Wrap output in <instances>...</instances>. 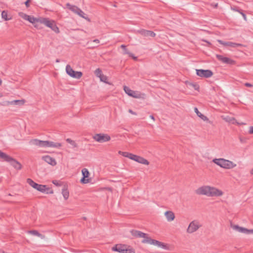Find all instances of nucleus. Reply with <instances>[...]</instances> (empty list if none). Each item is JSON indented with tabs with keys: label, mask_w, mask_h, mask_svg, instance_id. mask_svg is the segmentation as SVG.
I'll return each mask as SVG.
<instances>
[{
	"label": "nucleus",
	"mask_w": 253,
	"mask_h": 253,
	"mask_svg": "<svg viewBox=\"0 0 253 253\" xmlns=\"http://www.w3.org/2000/svg\"><path fill=\"white\" fill-rule=\"evenodd\" d=\"M24 19L29 21L32 23L34 26L38 28H42L41 25L44 24L47 27L50 28L55 33L58 34L60 33L59 29L57 26L55 22L53 20H49L47 18L43 17H23Z\"/></svg>",
	"instance_id": "nucleus-1"
},
{
	"label": "nucleus",
	"mask_w": 253,
	"mask_h": 253,
	"mask_svg": "<svg viewBox=\"0 0 253 253\" xmlns=\"http://www.w3.org/2000/svg\"><path fill=\"white\" fill-rule=\"evenodd\" d=\"M130 232L132 236H133L134 237L143 238V239L141 241L142 243L143 244L153 245L165 250L169 249L168 245L156 240L152 239L149 236L148 234L134 229L130 230Z\"/></svg>",
	"instance_id": "nucleus-2"
},
{
	"label": "nucleus",
	"mask_w": 253,
	"mask_h": 253,
	"mask_svg": "<svg viewBox=\"0 0 253 253\" xmlns=\"http://www.w3.org/2000/svg\"><path fill=\"white\" fill-rule=\"evenodd\" d=\"M198 195H206L208 197H220L223 194V192L215 187L210 186H203L196 190Z\"/></svg>",
	"instance_id": "nucleus-3"
},
{
	"label": "nucleus",
	"mask_w": 253,
	"mask_h": 253,
	"mask_svg": "<svg viewBox=\"0 0 253 253\" xmlns=\"http://www.w3.org/2000/svg\"><path fill=\"white\" fill-rule=\"evenodd\" d=\"M213 162L221 168L226 169H232L236 166V164L232 161L223 158L214 159L213 160Z\"/></svg>",
	"instance_id": "nucleus-4"
},
{
	"label": "nucleus",
	"mask_w": 253,
	"mask_h": 253,
	"mask_svg": "<svg viewBox=\"0 0 253 253\" xmlns=\"http://www.w3.org/2000/svg\"><path fill=\"white\" fill-rule=\"evenodd\" d=\"M112 251L120 253H134V250L130 246L126 244H117L112 249Z\"/></svg>",
	"instance_id": "nucleus-5"
},
{
	"label": "nucleus",
	"mask_w": 253,
	"mask_h": 253,
	"mask_svg": "<svg viewBox=\"0 0 253 253\" xmlns=\"http://www.w3.org/2000/svg\"><path fill=\"white\" fill-rule=\"evenodd\" d=\"M201 227L202 225L198 220H193L190 223L186 232L189 234L193 233L197 231Z\"/></svg>",
	"instance_id": "nucleus-6"
},
{
	"label": "nucleus",
	"mask_w": 253,
	"mask_h": 253,
	"mask_svg": "<svg viewBox=\"0 0 253 253\" xmlns=\"http://www.w3.org/2000/svg\"><path fill=\"white\" fill-rule=\"evenodd\" d=\"M27 182L31 186L38 191L44 193L46 191V185L38 184L35 182L32 179L28 178L27 179Z\"/></svg>",
	"instance_id": "nucleus-7"
},
{
	"label": "nucleus",
	"mask_w": 253,
	"mask_h": 253,
	"mask_svg": "<svg viewBox=\"0 0 253 253\" xmlns=\"http://www.w3.org/2000/svg\"><path fill=\"white\" fill-rule=\"evenodd\" d=\"M66 71L70 77L77 79H80L83 75L81 72L74 71L69 65L66 66Z\"/></svg>",
	"instance_id": "nucleus-8"
},
{
	"label": "nucleus",
	"mask_w": 253,
	"mask_h": 253,
	"mask_svg": "<svg viewBox=\"0 0 253 253\" xmlns=\"http://www.w3.org/2000/svg\"><path fill=\"white\" fill-rule=\"evenodd\" d=\"M93 139L97 142L102 143L109 141L111 137L107 134L98 133L93 136Z\"/></svg>",
	"instance_id": "nucleus-9"
},
{
	"label": "nucleus",
	"mask_w": 253,
	"mask_h": 253,
	"mask_svg": "<svg viewBox=\"0 0 253 253\" xmlns=\"http://www.w3.org/2000/svg\"><path fill=\"white\" fill-rule=\"evenodd\" d=\"M197 76L205 78H209L213 75V72L210 70L196 69Z\"/></svg>",
	"instance_id": "nucleus-10"
},
{
	"label": "nucleus",
	"mask_w": 253,
	"mask_h": 253,
	"mask_svg": "<svg viewBox=\"0 0 253 253\" xmlns=\"http://www.w3.org/2000/svg\"><path fill=\"white\" fill-rule=\"evenodd\" d=\"M124 91L128 95L135 98H139L141 97V94L136 91H134L129 88V87L124 86Z\"/></svg>",
	"instance_id": "nucleus-11"
},
{
	"label": "nucleus",
	"mask_w": 253,
	"mask_h": 253,
	"mask_svg": "<svg viewBox=\"0 0 253 253\" xmlns=\"http://www.w3.org/2000/svg\"><path fill=\"white\" fill-rule=\"evenodd\" d=\"M215 56L218 60L220 61L223 63L231 65H235L236 64L235 61L230 58L223 57L222 55L219 54H216Z\"/></svg>",
	"instance_id": "nucleus-12"
},
{
	"label": "nucleus",
	"mask_w": 253,
	"mask_h": 253,
	"mask_svg": "<svg viewBox=\"0 0 253 253\" xmlns=\"http://www.w3.org/2000/svg\"><path fill=\"white\" fill-rule=\"evenodd\" d=\"M66 7L72 11L74 14H78L79 16H84V12L76 5H71L69 3H67L66 4Z\"/></svg>",
	"instance_id": "nucleus-13"
},
{
	"label": "nucleus",
	"mask_w": 253,
	"mask_h": 253,
	"mask_svg": "<svg viewBox=\"0 0 253 253\" xmlns=\"http://www.w3.org/2000/svg\"><path fill=\"white\" fill-rule=\"evenodd\" d=\"M130 159L134 160L139 163L148 165L149 162L145 159L140 156L132 154Z\"/></svg>",
	"instance_id": "nucleus-14"
},
{
	"label": "nucleus",
	"mask_w": 253,
	"mask_h": 253,
	"mask_svg": "<svg viewBox=\"0 0 253 253\" xmlns=\"http://www.w3.org/2000/svg\"><path fill=\"white\" fill-rule=\"evenodd\" d=\"M217 42L224 46H230L234 48L243 46V44L241 43L233 42H225L222 40H218Z\"/></svg>",
	"instance_id": "nucleus-15"
},
{
	"label": "nucleus",
	"mask_w": 253,
	"mask_h": 253,
	"mask_svg": "<svg viewBox=\"0 0 253 253\" xmlns=\"http://www.w3.org/2000/svg\"><path fill=\"white\" fill-rule=\"evenodd\" d=\"M83 177L81 179V182L83 184H86L89 182V179H86L89 176V172L87 169L84 168L82 170Z\"/></svg>",
	"instance_id": "nucleus-16"
},
{
	"label": "nucleus",
	"mask_w": 253,
	"mask_h": 253,
	"mask_svg": "<svg viewBox=\"0 0 253 253\" xmlns=\"http://www.w3.org/2000/svg\"><path fill=\"white\" fill-rule=\"evenodd\" d=\"M137 33L144 37H154L156 36V34L154 32L145 29L138 30L137 31Z\"/></svg>",
	"instance_id": "nucleus-17"
},
{
	"label": "nucleus",
	"mask_w": 253,
	"mask_h": 253,
	"mask_svg": "<svg viewBox=\"0 0 253 253\" xmlns=\"http://www.w3.org/2000/svg\"><path fill=\"white\" fill-rule=\"evenodd\" d=\"M223 120H224L226 122L229 123L230 124L235 125L237 124L238 125H245L244 123H239L238 122L235 118L233 117H230L228 116H225V117H222Z\"/></svg>",
	"instance_id": "nucleus-18"
},
{
	"label": "nucleus",
	"mask_w": 253,
	"mask_h": 253,
	"mask_svg": "<svg viewBox=\"0 0 253 253\" xmlns=\"http://www.w3.org/2000/svg\"><path fill=\"white\" fill-rule=\"evenodd\" d=\"M30 144L34 145L40 147H45V141L40 140L38 139H32L30 141Z\"/></svg>",
	"instance_id": "nucleus-19"
},
{
	"label": "nucleus",
	"mask_w": 253,
	"mask_h": 253,
	"mask_svg": "<svg viewBox=\"0 0 253 253\" xmlns=\"http://www.w3.org/2000/svg\"><path fill=\"white\" fill-rule=\"evenodd\" d=\"M42 159L52 166H55L57 164L55 159L48 155L43 156Z\"/></svg>",
	"instance_id": "nucleus-20"
},
{
	"label": "nucleus",
	"mask_w": 253,
	"mask_h": 253,
	"mask_svg": "<svg viewBox=\"0 0 253 253\" xmlns=\"http://www.w3.org/2000/svg\"><path fill=\"white\" fill-rule=\"evenodd\" d=\"M11 159V160L8 162L10 165L17 169H21L22 168L21 164L16 160L13 159L12 157Z\"/></svg>",
	"instance_id": "nucleus-21"
},
{
	"label": "nucleus",
	"mask_w": 253,
	"mask_h": 253,
	"mask_svg": "<svg viewBox=\"0 0 253 253\" xmlns=\"http://www.w3.org/2000/svg\"><path fill=\"white\" fill-rule=\"evenodd\" d=\"M62 146L60 143H55L52 141H45V147L59 148Z\"/></svg>",
	"instance_id": "nucleus-22"
},
{
	"label": "nucleus",
	"mask_w": 253,
	"mask_h": 253,
	"mask_svg": "<svg viewBox=\"0 0 253 253\" xmlns=\"http://www.w3.org/2000/svg\"><path fill=\"white\" fill-rule=\"evenodd\" d=\"M167 220L169 222L173 221L175 218L174 213L172 211H167L165 213Z\"/></svg>",
	"instance_id": "nucleus-23"
},
{
	"label": "nucleus",
	"mask_w": 253,
	"mask_h": 253,
	"mask_svg": "<svg viewBox=\"0 0 253 253\" xmlns=\"http://www.w3.org/2000/svg\"><path fill=\"white\" fill-rule=\"evenodd\" d=\"M232 227L233 228V229H234L241 233L247 234V231H248V229L244 228V227H240L239 226H238L237 225H233V226H232Z\"/></svg>",
	"instance_id": "nucleus-24"
},
{
	"label": "nucleus",
	"mask_w": 253,
	"mask_h": 253,
	"mask_svg": "<svg viewBox=\"0 0 253 253\" xmlns=\"http://www.w3.org/2000/svg\"><path fill=\"white\" fill-rule=\"evenodd\" d=\"M0 158L2 159L3 161L8 162L10 161L11 157L4 153L0 150Z\"/></svg>",
	"instance_id": "nucleus-25"
},
{
	"label": "nucleus",
	"mask_w": 253,
	"mask_h": 253,
	"mask_svg": "<svg viewBox=\"0 0 253 253\" xmlns=\"http://www.w3.org/2000/svg\"><path fill=\"white\" fill-rule=\"evenodd\" d=\"M194 111H195V112L197 115V116L199 117H200L202 120H203L204 121H209V119L206 116H205V115L202 114L200 112H199L197 107L194 108Z\"/></svg>",
	"instance_id": "nucleus-26"
},
{
	"label": "nucleus",
	"mask_w": 253,
	"mask_h": 253,
	"mask_svg": "<svg viewBox=\"0 0 253 253\" xmlns=\"http://www.w3.org/2000/svg\"><path fill=\"white\" fill-rule=\"evenodd\" d=\"M62 194L65 200H67L68 199L69 196V191L68 190V189L65 186H64V187L62 189Z\"/></svg>",
	"instance_id": "nucleus-27"
},
{
	"label": "nucleus",
	"mask_w": 253,
	"mask_h": 253,
	"mask_svg": "<svg viewBox=\"0 0 253 253\" xmlns=\"http://www.w3.org/2000/svg\"><path fill=\"white\" fill-rule=\"evenodd\" d=\"M119 153L122 155L124 157H127L130 159V157H131V155H132L131 153H129L128 152H122L120 151L119 152Z\"/></svg>",
	"instance_id": "nucleus-28"
},
{
	"label": "nucleus",
	"mask_w": 253,
	"mask_h": 253,
	"mask_svg": "<svg viewBox=\"0 0 253 253\" xmlns=\"http://www.w3.org/2000/svg\"><path fill=\"white\" fill-rule=\"evenodd\" d=\"M94 73L95 75L98 78H100L101 76L103 75L102 72L100 68H97V69H96Z\"/></svg>",
	"instance_id": "nucleus-29"
},
{
	"label": "nucleus",
	"mask_w": 253,
	"mask_h": 253,
	"mask_svg": "<svg viewBox=\"0 0 253 253\" xmlns=\"http://www.w3.org/2000/svg\"><path fill=\"white\" fill-rule=\"evenodd\" d=\"M24 103V101L22 100H13L12 101H11L10 102V103L11 104H14V105H17V104H23Z\"/></svg>",
	"instance_id": "nucleus-30"
},
{
	"label": "nucleus",
	"mask_w": 253,
	"mask_h": 253,
	"mask_svg": "<svg viewBox=\"0 0 253 253\" xmlns=\"http://www.w3.org/2000/svg\"><path fill=\"white\" fill-rule=\"evenodd\" d=\"M29 233L33 235L37 236L38 237L42 236V235L41 233H40L37 230H31L29 231Z\"/></svg>",
	"instance_id": "nucleus-31"
},
{
	"label": "nucleus",
	"mask_w": 253,
	"mask_h": 253,
	"mask_svg": "<svg viewBox=\"0 0 253 253\" xmlns=\"http://www.w3.org/2000/svg\"><path fill=\"white\" fill-rule=\"evenodd\" d=\"M66 141L68 143L71 144L74 147H77V143L74 140H72L71 139L67 138L66 139Z\"/></svg>",
	"instance_id": "nucleus-32"
},
{
	"label": "nucleus",
	"mask_w": 253,
	"mask_h": 253,
	"mask_svg": "<svg viewBox=\"0 0 253 253\" xmlns=\"http://www.w3.org/2000/svg\"><path fill=\"white\" fill-rule=\"evenodd\" d=\"M121 47L124 50V54H130L131 55V53L129 52L127 48H126V45L122 44L121 46Z\"/></svg>",
	"instance_id": "nucleus-33"
},
{
	"label": "nucleus",
	"mask_w": 253,
	"mask_h": 253,
	"mask_svg": "<svg viewBox=\"0 0 253 253\" xmlns=\"http://www.w3.org/2000/svg\"><path fill=\"white\" fill-rule=\"evenodd\" d=\"M101 81L104 82L105 83H107V77L104 75L103 74L101 76L100 78H99Z\"/></svg>",
	"instance_id": "nucleus-34"
},
{
	"label": "nucleus",
	"mask_w": 253,
	"mask_h": 253,
	"mask_svg": "<svg viewBox=\"0 0 253 253\" xmlns=\"http://www.w3.org/2000/svg\"><path fill=\"white\" fill-rule=\"evenodd\" d=\"M190 85L192 86L195 90H198L199 89V86L196 84L190 83Z\"/></svg>",
	"instance_id": "nucleus-35"
},
{
	"label": "nucleus",
	"mask_w": 253,
	"mask_h": 253,
	"mask_svg": "<svg viewBox=\"0 0 253 253\" xmlns=\"http://www.w3.org/2000/svg\"><path fill=\"white\" fill-rule=\"evenodd\" d=\"M45 192H46V194H53V191L52 189L47 187L46 186V191Z\"/></svg>",
	"instance_id": "nucleus-36"
},
{
	"label": "nucleus",
	"mask_w": 253,
	"mask_h": 253,
	"mask_svg": "<svg viewBox=\"0 0 253 253\" xmlns=\"http://www.w3.org/2000/svg\"><path fill=\"white\" fill-rule=\"evenodd\" d=\"M233 9L235 11H238L242 15V16H246V15L244 13H243V12L241 10H238L237 8H233Z\"/></svg>",
	"instance_id": "nucleus-37"
},
{
	"label": "nucleus",
	"mask_w": 253,
	"mask_h": 253,
	"mask_svg": "<svg viewBox=\"0 0 253 253\" xmlns=\"http://www.w3.org/2000/svg\"><path fill=\"white\" fill-rule=\"evenodd\" d=\"M2 21H8L11 19V17H1Z\"/></svg>",
	"instance_id": "nucleus-38"
},
{
	"label": "nucleus",
	"mask_w": 253,
	"mask_h": 253,
	"mask_svg": "<svg viewBox=\"0 0 253 253\" xmlns=\"http://www.w3.org/2000/svg\"><path fill=\"white\" fill-rule=\"evenodd\" d=\"M52 183L56 186H61V184L57 180H54L52 181Z\"/></svg>",
	"instance_id": "nucleus-39"
},
{
	"label": "nucleus",
	"mask_w": 253,
	"mask_h": 253,
	"mask_svg": "<svg viewBox=\"0 0 253 253\" xmlns=\"http://www.w3.org/2000/svg\"><path fill=\"white\" fill-rule=\"evenodd\" d=\"M244 85L247 86V87H253V85L250 83H246L244 84Z\"/></svg>",
	"instance_id": "nucleus-40"
},
{
	"label": "nucleus",
	"mask_w": 253,
	"mask_h": 253,
	"mask_svg": "<svg viewBox=\"0 0 253 253\" xmlns=\"http://www.w3.org/2000/svg\"><path fill=\"white\" fill-rule=\"evenodd\" d=\"M249 133L250 134H253V126L250 127Z\"/></svg>",
	"instance_id": "nucleus-41"
},
{
	"label": "nucleus",
	"mask_w": 253,
	"mask_h": 253,
	"mask_svg": "<svg viewBox=\"0 0 253 253\" xmlns=\"http://www.w3.org/2000/svg\"><path fill=\"white\" fill-rule=\"evenodd\" d=\"M1 16H7V11L3 10L1 12Z\"/></svg>",
	"instance_id": "nucleus-42"
},
{
	"label": "nucleus",
	"mask_w": 253,
	"mask_h": 253,
	"mask_svg": "<svg viewBox=\"0 0 253 253\" xmlns=\"http://www.w3.org/2000/svg\"><path fill=\"white\" fill-rule=\"evenodd\" d=\"M253 234V229H248V231H247V234Z\"/></svg>",
	"instance_id": "nucleus-43"
},
{
	"label": "nucleus",
	"mask_w": 253,
	"mask_h": 253,
	"mask_svg": "<svg viewBox=\"0 0 253 253\" xmlns=\"http://www.w3.org/2000/svg\"><path fill=\"white\" fill-rule=\"evenodd\" d=\"M30 1V0H27V1H25V4L27 7H28L29 6Z\"/></svg>",
	"instance_id": "nucleus-44"
},
{
	"label": "nucleus",
	"mask_w": 253,
	"mask_h": 253,
	"mask_svg": "<svg viewBox=\"0 0 253 253\" xmlns=\"http://www.w3.org/2000/svg\"><path fill=\"white\" fill-rule=\"evenodd\" d=\"M128 55L129 57H132L133 59H134L135 60L137 59V57L134 56V55L132 53H131V55L130 54H128Z\"/></svg>",
	"instance_id": "nucleus-45"
},
{
	"label": "nucleus",
	"mask_w": 253,
	"mask_h": 253,
	"mask_svg": "<svg viewBox=\"0 0 253 253\" xmlns=\"http://www.w3.org/2000/svg\"><path fill=\"white\" fill-rule=\"evenodd\" d=\"M82 18L85 19V20H86L88 22H90V19L88 18V17H82Z\"/></svg>",
	"instance_id": "nucleus-46"
},
{
	"label": "nucleus",
	"mask_w": 253,
	"mask_h": 253,
	"mask_svg": "<svg viewBox=\"0 0 253 253\" xmlns=\"http://www.w3.org/2000/svg\"><path fill=\"white\" fill-rule=\"evenodd\" d=\"M128 112L132 114L136 115V113L134 112L132 110L129 109Z\"/></svg>",
	"instance_id": "nucleus-47"
},
{
	"label": "nucleus",
	"mask_w": 253,
	"mask_h": 253,
	"mask_svg": "<svg viewBox=\"0 0 253 253\" xmlns=\"http://www.w3.org/2000/svg\"><path fill=\"white\" fill-rule=\"evenodd\" d=\"M93 42H96L97 43H99V41L98 39H95L93 41Z\"/></svg>",
	"instance_id": "nucleus-48"
},
{
	"label": "nucleus",
	"mask_w": 253,
	"mask_h": 253,
	"mask_svg": "<svg viewBox=\"0 0 253 253\" xmlns=\"http://www.w3.org/2000/svg\"><path fill=\"white\" fill-rule=\"evenodd\" d=\"M150 117L153 120H154V121L155 120V118H154V117L153 116V115H150Z\"/></svg>",
	"instance_id": "nucleus-49"
},
{
	"label": "nucleus",
	"mask_w": 253,
	"mask_h": 253,
	"mask_svg": "<svg viewBox=\"0 0 253 253\" xmlns=\"http://www.w3.org/2000/svg\"><path fill=\"white\" fill-rule=\"evenodd\" d=\"M250 172L252 175H253V169L251 170Z\"/></svg>",
	"instance_id": "nucleus-50"
},
{
	"label": "nucleus",
	"mask_w": 253,
	"mask_h": 253,
	"mask_svg": "<svg viewBox=\"0 0 253 253\" xmlns=\"http://www.w3.org/2000/svg\"><path fill=\"white\" fill-rule=\"evenodd\" d=\"M19 16H28L26 14H24V15H21L20 13H19Z\"/></svg>",
	"instance_id": "nucleus-51"
},
{
	"label": "nucleus",
	"mask_w": 253,
	"mask_h": 253,
	"mask_svg": "<svg viewBox=\"0 0 253 253\" xmlns=\"http://www.w3.org/2000/svg\"><path fill=\"white\" fill-rule=\"evenodd\" d=\"M217 5H218V4H217V3H216V4H215L214 5V7H216L217 6Z\"/></svg>",
	"instance_id": "nucleus-52"
},
{
	"label": "nucleus",
	"mask_w": 253,
	"mask_h": 253,
	"mask_svg": "<svg viewBox=\"0 0 253 253\" xmlns=\"http://www.w3.org/2000/svg\"><path fill=\"white\" fill-rule=\"evenodd\" d=\"M2 84V81L0 79V85L1 84Z\"/></svg>",
	"instance_id": "nucleus-53"
},
{
	"label": "nucleus",
	"mask_w": 253,
	"mask_h": 253,
	"mask_svg": "<svg viewBox=\"0 0 253 253\" xmlns=\"http://www.w3.org/2000/svg\"><path fill=\"white\" fill-rule=\"evenodd\" d=\"M56 62H59V59H56Z\"/></svg>",
	"instance_id": "nucleus-54"
},
{
	"label": "nucleus",
	"mask_w": 253,
	"mask_h": 253,
	"mask_svg": "<svg viewBox=\"0 0 253 253\" xmlns=\"http://www.w3.org/2000/svg\"><path fill=\"white\" fill-rule=\"evenodd\" d=\"M244 17V19H245V20H247V19H246L247 17Z\"/></svg>",
	"instance_id": "nucleus-55"
},
{
	"label": "nucleus",
	"mask_w": 253,
	"mask_h": 253,
	"mask_svg": "<svg viewBox=\"0 0 253 253\" xmlns=\"http://www.w3.org/2000/svg\"><path fill=\"white\" fill-rule=\"evenodd\" d=\"M2 95L1 93H0V97H2Z\"/></svg>",
	"instance_id": "nucleus-56"
},
{
	"label": "nucleus",
	"mask_w": 253,
	"mask_h": 253,
	"mask_svg": "<svg viewBox=\"0 0 253 253\" xmlns=\"http://www.w3.org/2000/svg\"><path fill=\"white\" fill-rule=\"evenodd\" d=\"M84 219L85 220L86 219V217H84Z\"/></svg>",
	"instance_id": "nucleus-57"
}]
</instances>
